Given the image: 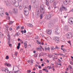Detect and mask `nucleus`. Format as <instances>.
Here are the masks:
<instances>
[{
	"label": "nucleus",
	"instance_id": "1",
	"mask_svg": "<svg viewBox=\"0 0 73 73\" xmlns=\"http://www.w3.org/2000/svg\"><path fill=\"white\" fill-rule=\"evenodd\" d=\"M40 11L42 13L44 14V13H45V7L43 5H40Z\"/></svg>",
	"mask_w": 73,
	"mask_h": 73
},
{
	"label": "nucleus",
	"instance_id": "2",
	"mask_svg": "<svg viewBox=\"0 0 73 73\" xmlns=\"http://www.w3.org/2000/svg\"><path fill=\"white\" fill-rule=\"evenodd\" d=\"M64 9L65 10V11H66L68 10L66 8L64 7V5H61V7L60 8V12H62V11H63V10Z\"/></svg>",
	"mask_w": 73,
	"mask_h": 73
},
{
	"label": "nucleus",
	"instance_id": "3",
	"mask_svg": "<svg viewBox=\"0 0 73 73\" xmlns=\"http://www.w3.org/2000/svg\"><path fill=\"white\" fill-rule=\"evenodd\" d=\"M66 37L68 39H70L72 37V33H68L66 34Z\"/></svg>",
	"mask_w": 73,
	"mask_h": 73
},
{
	"label": "nucleus",
	"instance_id": "4",
	"mask_svg": "<svg viewBox=\"0 0 73 73\" xmlns=\"http://www.w3.org/2000/svg\"><path fill=\"white\" fill-rule=\"evenodd\" d=\"M13 12L14 15H17L18 13L17 9L16 8H13Z\"/></svg>",
	"mask_w": 73,
	"mask_h": 73
},
{
	"label": "nucleus",
	"instance_id": "5",
	"mask_svg": "<svg viewBox=\"0 0 73 73\" xmlns=\"http://www.w3.org/2000/svg\"><path fill=\"white\" fill-rule=\"evenodd\" d=\"M58 26H56L55 28V33L56 35H59V32L58 31Z\"/></svg>",
	"mask_w": 73,
	"mask_h": 73
},
{
	"label": "nucleus",
	"instance_id": "6",
	"mask_svg": "<svg viewBox=\"0 0 73 73\" xmlns=\"http://www.w3.org/2000/svg\"><path fill=\"white\" fill-rule=\"evenodd\" d=\"M54 40H55L56 43H59V39L57 37H54L53 38Z\"/></svg>",
	"mask_w": 73,
	"mask_h": 73
},
{
	"label": "nucleus",
	"instance_id": "7",
	"mask_svg": "<svg viewBox=\"0 0 73 73\" xmlns=\"http://www.w3.org/2000/svg\"><path fill=\"white\" fill-rule=\"evenodd\" d=\"M54 15H52V14H48L46 16V19L47 20H49L50 19V18L51 17V16H53Z\"/></svg>",
	"mask_w": 73,
	"mask_h": 73
},
{
	"label": "nucleus",
	"instance_id": "8",
	"mask_svg": "<svg viewBox=\"0 0 73 73\" xmlns=\"http://www.w3.org/2000/svg\"><path fill=\"white\" fill-rule=\"evenodd\" d=\"M46 32L48 35H50L52 33V30L50 29H47L46 30Z\"/></svg>",
	"mask_w": 73,
	"mask_h": 73
},
{
	"label": "nucleus",
	"instance_id": "9",
	"mask_svg": "<svg viewBox=\"0 0 73 73\" xmlns=\"http://www.w3.org/2000/svg\"><path fill=\"white\" fill-rule=\"evenodd\" d=\"M4 64L5 66H7L8 67H11V64H10L9 63L8 64V63L6 62Z\"/></svg>",
	"mask_w": 73,
	"mask_h": 73
},
{
	"label": "nucleus",
	"instance_id": "10",
	"mask_svg": "<svg viewBox=\"0 0 73 73\" xmlns=\"http://www.w3.org/2000/svg\"><path fill=\"white\" fill-rule=\"evenodd\" d=\"M19 3L17 2H15V3L14 4V7H17L18 6H19Z\"/></svg>",
	"mask_w": 73,
	"mask_h": 73
},
{
	"label": "nucleus",
	"instance_id": "11",
	"mask_svg": "<svg viewBox=\"0 0 73 73\" xmlns=\"http://www.w3.org/2000/svg\"><path fill=\"white\" fill-rule=\"evenodd\" d=\"M64 29L66 31H68L69 28H68V26H66L64 27Z\"/></svg>",
	"mask_w": 73,
	"mask_h": 73
},
{
	"label": "nucleus",
	"instance_id": "12",
	"mask_svg": "<svg viewBox=\"0 0 73 73\" xmlns=\"http://www.w3.org/2000/svg\"><path fill=\"white\" fill-rule=\"evenodd\" d=\"M1 10H2V15H1V16L2 17H3V15H4V9H1Z\"/></svg>",
	"mask_w": 73,
	"mask_h": 73
},
{
	"label": "nucleus",
	"instance_id": "13",
	"mask_svg": "<svg viewBox=\"0 0 73 73\" xmlns=\"http://www.w3.org/2000/svg\"><path fill=\"white\" fill-rule=\"evenodd\" d=\"M6 5L7 6V7H10V6L11 5V4L9 2H7L6 3Z\"/></svg>",
	"mask_w": 73,
	"mask_h": 73
},
{
	"label": "nucleus",
	"instance_id": "14",
	"mask_svg": "<svg viewBox=\"0 0 73 73\" xmlns=\"http://www.w3.org/2000/svg\"><path fill=\"white\" fill-rule=\"evenodd\" d=\"M68 22L70 24L72 25L73 24V21H70V19H69L68 20Z\"/></svg>",
	"mask_w": 73,
	"mask_h": 73
},
{
	"label": "nucleus",
	"instance_id": "15",
	"mask_svg": "<svg viewBox=\"0 0 73 73\" xmlns=\"http://www.w3.org/2000/svg\"><path fill=\"white\" fill-rule=\"evenodd\" d=\"M6 70V68L4 67H1V70L3 72H5V71Z\"/></svg>",
	"mask_w": 73,
	"mask_h": 73
},
{
	"label": "nucleus",
	"instance_id": "16",
	"mask_svg": "<svg viewBox=\"0 0 73 73\" xmlns=\"http://www.w3.org/2000/svg\"><path fill=\"white\" fill-rule=\"evenodd\" d=\"M46 5L47 6H49V1L47 0H46Z\"/></svg>",
	"mask_w": 73,
	"mask_h": 73
},
{
	"label": "nucleus",
	"instance_id": "17",
	"mask_svg": "<svg viewBox=\"0 0 73 73\" xmlns=\"http://www.w3.org/2000/svg\"><path fill=\"white\" fill-rule=\"evenodd\" d=\"M29 10V9H28L27 7H25V8H24V12H27Z\"/></svg>",
	"mask_w": 73,
	"mask_h": 73
},
{
	"label": "nucleus",
	"instance_id": "18",
	"mask_svg": "<svg viewBox=\"0 0 73 73\" xmlns=\"http://www.w3.org/2000/svg\"><path fill=\"white\" fill-rule=\"evenodd\" d=\"M24 13L26 16H27L29 15V12L28 11H25Z\"/></svg>",
	"mask_w": 73,
	"mask_h": 73
},
{
	"label": "nucleus",
	"instance_id": "19",
	"mask_svg": "<svg viewBox=\"0 0 73 73\" xmlns=\"http://www.w3.org/2000/svg\"><path fill=\"white\" fill-rule=\"evenodd\" d=\"M27 26L28 27H33V25H32L31 23H29L27 24Z\"/></svg>",
	"mask_w": 73,
	"mask_h": 73
},
{
	"label": "nucleus",
	"instance_id": "20",
	"mask_svg": "<svg viewBox=\"0 0 73 73\" xmlns=\"http://www.w3.org/2000/svg\"><path fill=\"white\" fill-rule=\"evenodd\" d=\"M52 25L50 24H48V27L49 28H52Z\"/></svg>",
	"mask_w": 73,
	"mask_h": 73
},
{
	"label": "nucleus",
	"instance_id": "21",
	"mask_svg": "<svg viewBox=\"0 0 73 73\" xmlns=\"http://www.w3.org/2000/svg\"><path fill=\"white\" fill-rule=\"evenodd\" d=\"M43 71H45L46 73H48V72H49V71H48V70L46 69H45L44 68L43 69Z\"/></svg>",
	"mask_w": 73,
	"mask_h": 73
},
{
	"label": "nucleus",
	"instance_id": "22",
	"mask_svg": "<svg viewBox=\"0 0 73 73\" xmlns=\"http://www.w3.org/2000/svg\"><path fill=\"white\" fill-rule=\"evenodd\" d=\"M64 3L65 5H66V4H68V3L66 0H65V1H64Z\"/></svg>",
	"mask_w": 73,
	"mask_h": 73
},
{
	"label": "nucleus",
	"instance_id": "23",
	"mask_svg": "<svg viewBox=\"0 0 73 73\" xmlns=\"http://www.w3.org/2000/svg\"><path fill=\"white\" fill-rule=\"evenodd\" d=\"M24 45L25 48H27V44L26 42L24 44Z\"/></svg>",
	"mask_w": 73,
	"mask_h": 73
},
{
	"label": "nucleus",
	"instance_id": "24",
	"mask_svg": "<svg viewBox=\"0 0 73 73\" xmlns=\"http://www.w3.org/2000/svg\"><path fill=\"white\" fill-rule=\"evenodd\" d=\"M48 57H49V58H51L52 57H53V55L51 54H48Z\"/></svg>",
	"mask_w": 73,
	"mask_h": 73
},
{
	"label": "nucleus",
	"instance_id": "25",
	"mask_svg": "<svg viewBox=\"0 0 73 73\" xmlns=\"http://www.w3.org/2000/svg\"><path fill=\"white\" fill-rule=\"evenodd\" d=\"M5 72L6 73H8V72H9V70H8V69L7 68V69H6V70L5 71Z\"/></svg>",
	"mask_w": 73,
	"mask_h": 73
},
{
	"label": "nucleus",
	"instance_id": "26",
	"mask_svg": "<svg viewBox=\"0 0 73 73\" xmlns=\"http://www.w3.org/2000/svg\"><path fill=\"white\" fill-rule=\"evenodd\" d=\"M49 1L50 3H53V1H54V0H49Z\"/></svg>",
	"mask_w": 73,
	"mask_h": 73
},
{
	"label": "nucleus",
	"instance_id": "27",
	"mask_svg": "<svg viewBox=\"0 0 73 73\" xmlns=\"http://www.w3.org/2000/svg\"><path fill=\"white\" fill-rule=\"evenodd\" d=\"M8 31V28H5V33H7V32Z\"/></svg>",
	"mask_w": 73,
	"mask_h": 73
},
{
	"label": "nucleus",
	"instance_id": "28",
	"mask_svg": "<svg viewBox=\"0 0 73 73\" xmlns=\"http://www.w3.org/2000/svg\"><path fill=\"white\" fill-rule=\"evenodd\" d=\"M43 16V15L42 14H41L40 16V19H42V16Z\"/></svg>",
	"mask_w": 73,
	"mask_h": 73
},
{
	"label": "nucleus",
	"instance_id": "29",
	"mask_svg": "<svg viewBox=\"0 0 73 73\" xmlns=\"http://www.w3.org/2000/svg\"><path fill=\"white\" fill-rule=\"evenodd\" d=\"M15 35H16L17 36H19L20 35V33L19 34V33H16Z\"/></svg>",
	"mask_w": 73,
	"mask_h": 73
},
{
	"label": "nucleus",
	"instance_id": "30",
	"mask_svg": "<svg viewBox=\"0 0 73 73\" xmlns=\"http://www.w3.org/2000/svg\"><path fill=\"white\" fill-rule=\"evenodd\" d=\"M19 9L20 10H22L23 9V7H22V6H20L19 7Z\"/></svg>",
	"mask_w": 73,
	"mask_h": 73
},
{
	"label": "nucleus",
	"instance_id": "31",
	"mask_svg": "<svg viewBox=\"0 0 73 73\" xmlns=\"http://www.w3.org/2000/svg\"><path fill=\"white\" fill-rule=\"evenodd\" d=\"M54 46H53L51 47V50H54Z\"/></svg>",
	"mask_w": 73,
	"mask_h": 73
},
{
	"label": "nucleus",
	"instance_id": "32",
	"mask_svg": "<svg viewBox=\"0 0 73 73\" xmlns=\"http://www.w3.org/2000/svg\"><path fill=\"white\" fill-rule=\"evenodd\" d=\"M29 10H30V11H31V5H29Z\"/></svg>",
	"mask_w": 73,
	"mask_h": 73
},
{
	"label": "nucleus",
	"instance_id": "33",
	"mask_svg": "<svg viewBox=\"0 0 73 73\" xmlns=\"http://www.w3.org/2000/svg\"><path fill=\"white\" fill-rule=\"evenodd\" d=\"M27 73H31V70H29L27 71Z\"/></svg>",
	"mask_w": 73,
	"mask_h": 73
},
{
	"label": "nucleus",
	"instance_id": "34",
	"mask_svg": "<svg viewBox=\"0 0 73 73\" xmlns=\"http://www.w3.org/2000/svg\"><path fill=\"white\" fill-rule=\"evenodd\" d=\"M18 72H19V71L18 70L16 71H14V72H12V73H18Z\"/></svg>",
	"mask_w": 73,
	"mask_h": 73
},
{
	"label": "nucleus",
	"instance_id": "35",
	"mask_svg": "<svg viewBox=\"0 0 73 73\" xmlns=\"http://www.w3.org/2000/svg\"><path fill=\"white\" fill-rule=\"evenodd\" d=\"M7 36H8V37H9V38H8L9 39V38H10V35L9 34V33L7 34Z\"/></svg>",
	"mask_w": 73,
	"mask_h": 73
},
{
	"label": "nucleus",
	"instance_id": "36",
	"mask_svg": "<svg viewBox=\"0 0 73 73\" xmlns=\"http://www.w3.org/2000/svg\"><path fill=\"white\" fill-rule=\"evenodd\" d=\"M13 22H12L11 21H10L9 22V24L10 25L12 24H13Z\"/></svg>",
	"mask_w": 73,
	"mask_h": 73
},
{
	"label": "nucleus",
	"instance_id": "37",
	"mask_svg": "<svg viewBox=\"0 0 73 73\" xmlns=\"http://www.w3.org/2000/svg\"><path fill=\"white\" fill-rule=\"evenodd\" d=\"M6 60H8L9 59V56H7L6 57Z\"/></svg>",
	"mask_w": 73,
	"mask_h": 73
},
{
	"label": "nucleus",
	"instance_id": "38",
	"mask_svg": "<svg viewBox=\"0 0 73 73\" xmlns=\"http://www.w3.org/2000/svg\"><path fill=\"white\" fill-rule=\"evenodd\" d=\"M33 7L34 8L36 9L37 8V6H36L35 5H34L33 6Z\"/></svg>",
	"mask_w": 73,
	"mask_h": 73
},
{
	"label": "nucleus",
	"instance_id": "39",
	"mask_svg": "<svg viewBox=\"0 0 73 73\" xmlns=\"http://www.w3.org/2000/svg\"><path fill=\"white\" fill-rule=\"evenodd\" d=\"M68 42L70 44V45H71V42H70V40L69 41H68Z\"/></svg>",
	"mask_w": 73,
	"mask_h": 73
},
{
	"label": "nucleus",
	"instance_id": "40",
	"mask_svg": "<svg viewBox=\"0 0 73 73\" xmlns=\"http://www.w3.org/2000/svg\"><path fill=\"white\" fill-rule=\"evenodd\" d=\"M58 62H59L60 63L61 62V61L60 60V59H58Z\"/></svg>",
	"mask_w": 73,
	"mask_h": 73
},
{
	"label": "nucleus",
	"instance_id": "41",
	"mask_svg": "<svg viewBox=\"0 0 73 73\" xmlns=\"http://www.w3.org/2000/svg\"><path fill=\"white\" fill-rule=\"evenodd\" d=\"M5 14L7 16H9V14H8V13L7 12H5Z\"/></svg>",
	"mask_w": 73,
	"mask_h": 73
},
{
	"label": "nucleus",
	"instance_id": "42",
	"mask_svg": "<svg viewBox=\"0 0 73 73\" xmlns=\"http://www.w3.org/2000/svg\"><path fill=\"white\" fill-rule=\"evenodd\" d=\"M20 45H21V43H18V46H20Z\"/></svg>",
	"mask_w": 73,
	"mask_h": 73
},
{
	"label": "nucleus",
	"instance_id": "43",
	"mask_svg": "<svg viewBox=\"0 0 73 73\" xmlns=\"http://www.w3.org/2000/svg\"><path fill=\"white\" fill-rule=\"evenodd\" d=\"M39 73H42V70H40L39 71Z\"/></svg>",
	"mask_w": 73,
	"mask_h": 73
},
{
	"label": "nucleus",
	"instance_id": "44",
	"mask_svg": "<svg viewBox=\"0 0 73 73\" xmlns=\"http://www.w3.org/2000/svg\"><path fill=\"white\" fill-rule=\"evenodd\" d=\"M39 50H40V49H41V48H42V46H40L39 48Z\"/></svg>",
	"mask_w": 73,
	"mask_h": 73
},
{
	"label": "nucleus",
	"instance_id": "45",
	"mask_svg": "<svg viewBox=\"0 0 73 73\" xmlns=\"http://www.w3.org/2000/svg\"><path fill=\"white\" fill-rule=\"evenodd\" d=\"M7 20H9V19H10V17H7Z\"/></svg>",
	"mask_w": 73,
	"mask_h": 73
},
{
	"label": "nucleus",
	"instance_id": "46",
	"mask_svg": "<svg viewBox=\"0 0 73 73\" xmlns=\"http://www.w3.org/2000/svg\"><path fill=\"white\" fill-rule=\"evenodd\" d=\"M9 30L10 31H12V28L10 27L9 28Z\"/></svg>",
	"mask_w": 73,
	"mask_h": 73
},
{
	"label": "nucleus",
	"instance_id": "47",
	"mask_svg": "<svg viewBox=\"0 0 73 73\" xmlns=\"http://www.w3.org/2000/svg\"><path fill=\"white\" fill-rule=\"evenodd\" d=\"M66 50H65V49H64L63 50V52H66Z\"/></svg>",
	"mask_w": 73,
	"mask_h": 73
},
{
	"label": "nucleus",
	"instance_id": "48",
	"mask_svg": "<svg viewBox=\"0 0 73 73\" xmlns=\"http://www.w3.org/2000/svg\"><path fill=\"white\" fill-rule=\"evenodd\" d=\"M24 27L23 26L21 28V30H23V29H24Z\"/></svg>",
	"mask_w": 73,
	"mask_h": 73
},
{
	"label": "nucleus",
	"instance_id": "49",
	"mask_svg": "<svg viewBox=\"0 0 73 73\" xmlns=\"http://www.w3.org/2000/svg\"><path fill=\"white\" fill-rule=\"evenodd\" d=\"M17 49H20V46H17Z\"/></svg>",
	"mask_w": 73,
	"mask_h": 73
},
{
	"label": "nucleus",
	"instance_id": "50",
	"mask_svg": "<svg viewBox=\"0 0 73 73\" xmlns=\"http://www.w3.org/2000/svg\"><path fill=\"white\" fill-rule=\"evenodd\" d=\"M20 27L19 26L16 29V30H17L18 29H20Z\"/></svg>",
	"mask_w": 73,
	"mask_h": 73
},
{
	"label": "nucleus",
	"instance_id": "51",
	"mask_svg": "<svg viewBox=\"0 0 73 73\" xmlns=\"http://www.w3.org/2000/svg\"><path fill=\"white\" fill-rule=\"evenodd\" d=\"M24 33H26L27 32V31H26V30H24Z\"/></svg>",
	"mask_w": 73,
	"mask_h": 73
},
{
	"label": "nucleus",
	"instance_id": "52",
	"mask_svg": "<svg viewBox=\"0 0 73 73\" xmlns=\"http://www.w3.org/2000/svg\"><path fill=\"white\" fill-rule=\"evenodd\" d=\"M69 66L70 67V69H72V66H71V65H70Z\"/></svg>",
	"mask_w": 73,
	"mask_h": 73
},
{
	"label": "nucleus",
	"instance_id": "53",
	"mask_svg": "<svg viewBox=\"0 0 73 73\" xmlns=\"http://www.w3.org/2000/svg\"><path fill=\"white\" fill-rule=\"evenodd\" d=\"M41 56V54H40L38 56V57L39 58H40Z\"/></svg>",
	"mask_w": 73,
	"mask_h": 73
},
{
	"label": "nucleus",
	"instance_id": "54",
	"mask_svg": "<svg viewBox=\"0 0 73 73\" xmlns=\"http://www.w3.org/2000/svg\"><path fill=\"white\" fill-rule=\"evenodd\" d=\"M55 3H56V1L54 2V5L55 6H56V4Z\"/></svg>",
	"mask_w": 73,
	"mask_h": 73
},
{
	"label": "nucleus",
	"instance_id": "55",
	"mask_svg": "<svg viewBox=\"0 0 73 73\" xmlns=\"http://www.w3.org/2000/svg\"><path fill=\"white\" fill-rule=\"evenodd\" d=\"M21 33H22L23 35V34H24V31H23V30L21 31Z\"/></svg>",
	"mask_w": 73,
	"mask_h": 73
},
{
	"label": "nucleus",
	"instance_id": "56",
	"mask_svg": "<svg viewBox=\"0 0 73 73\" xmlns=\"http://www.w3.org/2000/svg\"><path fill=\"white\" fill-rule=\"evenodd\" d=\"M20 41L21 42V44H23V41L21 40H20Z\"/></svg>",
	"mask_w": 73,
	"mask_h": 73
},
{
	"label": "nucleus",
	"instance_id": "57",
	"mask_svg": "<svg viewBox=\"0 0 73 73\" xmlns=\"http://www.w3.org/2000/svg\"><path fill=\"white\" fill-rule=\"evenodd\" d=\"M66 1H67V2L68 3V4L70 2V0H66Z\"/></svg>",
	"mask_w": 73,
	"mask_h": 73
},
{
	"label": "nucleus",
	"instance_id": "58",
	"mask_svg": "<svg viewBox=\"0 0 73 73\" xmlns=\"http://www.w3.org/2000/svg\"><path fill=\"white\" fill-rule=\"evenodd\" d=\"M31 62L32 63V64H33V60H31Z\"/></svg>",
	"mask_w": 73,
	"mask_h": 73
},
{
	"label": "nucleus",
	"instance_id": "59",
	"mask_svg": "<svg viewBox=\"0 0 73 73\" xmlns=\"http://www.w3.org/2000/svg\"><path fill=\"white\" fill-rule=\"evenodd\" d=\"M38 68H39V69H41V66H38Z\"/></svg>",
	"mask_w": 73,
	"mask_h": 73
},
{
	"label": "nucleus",
	"instance_id": "60",
	"mask_svg": "<svg viewBox=\"0 0 73 73\" xmlns=\"http://www.w3.org/2000/svg\"><path fill=\"white\" fill-rule=\"evenodd\" d=\"M20 50L21 52H23V49L21 48Z\"/></svg>",
	"mask_w": 73,
	"mask_h": 73
},
{
	"label": "nucleus",
	"instance_id": "61",
	"mask_svg": "<svg viewBox=\"0 0 73 73\" xmlns=\"http://www.w3.org/2000/svg\"><path fill=\"white\" fill-rule=\"evenodd\" d=\"M38 44H41V42H38Z\"/></svg>",
	"mask_w": 73,
	"mask_h": 73
},
{
	"label": "nucleus",
	"instance_id": "62",
	"mask_svg": "<svg viewBox=\"0 0 73 73\" xmlns=\"http://www.w3.org/2000/svg\"><path fill=\"white\" fill-rule=\"evenodd\" d=\"M70 64L71 65H73V63H72V61H70Z\"/></svg>",
	"mask_w": 73,
	"mask_h": 73
},
{
	"label": "nucleus",
	"instance_id": "63",
	"mask_svg": "<svg viewBox=\"0 0 73 73\" xmlns=\"http://www.w3.org/2000/svg\"><path fill=\"white\" fill-rule=\"evenodd\" d=\"M45 49L46 50H47V48H46V47L45 46L44 47Z\"/></svg>",
	"mask_w": 73,
	"mask_h": 73
},
{
	"label": "nucleus",
	"instance_id": "64",
	"mask_svg": "<svg viewBox=\"0 0 73 73\" xmlns=\"http://www.w3.org/2000/svg\"><path fill=\"white\" fill-rule=\"evenodd\" d=\"M6 28H7V29H8V27H9V26L8 25H7L6 26Z\"/></svg>",
	"mask_w": 73,
	"mask_h": 73
}]
</instances>
